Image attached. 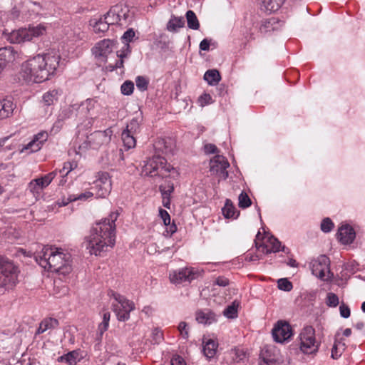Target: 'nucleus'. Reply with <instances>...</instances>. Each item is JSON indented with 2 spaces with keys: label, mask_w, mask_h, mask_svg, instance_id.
Masks as SVG:
<instances>
[{
  "label": "nucleus",
  "mask_w": 365,
  "mask_h": 365,
  "mask_svg": "<svg viewBox=\"0 0 365 365\" xmlns=\"http://www.w3.org/2000/svg\"><path fill=\"white\" fill-rule=\"evenodd\" d=\"M119 213L111 212L108 217L96 222L91 230V234L86 237L83 245L91 255H100L112 248L115 242V224Z\"/></svg>",
  "instance_id": "f257e3e1"
},
{
  "label": "nucleus",
  "mask_w": 365,
  "mask_h": 365,
  "mask_svg": "<svg viewBox=\"0 0 365 365\" xmlns=\"http://www.w3.org/2000/svg\"><path fill=\"white\" fill-rule=\"evenodd\" d=\"M60 58V55L56 52L38 54L22 63L20 75L27 82H43L54 75Z\"/></svg>",
  "instance_id": "f03ea898"
},
{
  "label": "nucleus",
  "mask_w": 365,
  "mask_h": 365,
  "mask_svg": "<svg viewBox=\"0 0 365 365\" xmlns=\"http://www.w3.org/2000/svg\"><path fill=\"white\" fill-rule=\"evenodd\" d=\"M175 168L168 165L167 160L160 155H153L149 158L145 163L143 168L142 173L145 176L150 178L158 177L165 178L164 183L159 186V190L161 195H170L174 191V183L168 180L170 177V173L174 170Z\"/></svg>",
  "instance_id": "7ed1b4c3"
},
{
  "label": "nucleus",
  "mask_w": 365,
  "mask_h": 365,
  "mask_svg": "<svg viewBox=\"0 0 365 365\" xmlns=\"http://www.w3.org/2000/svg\"><path fill=\"white\" fill-rule=\"evenodd\" d=\"M19 268L8 257L0 255V288L13 289L19 283Z\"/></svg>",
  "instance_id": "20e7f679"
},
{
  "label": "nucleus",
  "mask_w": 365,
  "mask_h": 365,
  "mask_svg": "<svg viewBox=\"0 0 365 365\" xmlns=\"http://www.w3.org/2000/svg\"><path fill=\"white\" fill-rule=\"evenodd\" d=\"M70 259V254L60 252L58 249H56L53 254H50V258H48V261L43 262L45 264H47L46 270L65 276L72 271Z\"/></svg>",
  "instance_id": "39448f33"
},
{
  "label": "nucleus",
  "mask_w": 365,
  "mask_h": 365,
  "mask_svg": "<svg viewBox=\"0 0 365 365\" xmlns=\"http://www.w3.org/2000/svg\"><path fill=\"white\" fill-rule=\"evenodd\" d=\"M46 28L43 24L30 26L29 28H21L16 31H12L7 36V40L11 43H21L30 41L34 38H37L46 34Z\"/></svg>",
  "instance_id": "423d86ee"
},
{
  "label": "nucleus",
  "mask_w": 365,
  "mask_h": 365,
  "mask_svg": "<svg viewBox=\"0 0 365 365\" xmlns=\"http://www.w3.org/2000/svg\"><path fill=\"white\" fill-rule=\"evenodd\" d=\"M111 296L117 301L118 304H113V311L117 319L121 322H125L130 318V312L135 309V304L132 301L127 299L118 293L111 292Z\"/></svg>",
  "instance_id": "0eeeda50"
},
{
  "label": "nucleus",
  "mask_w": 365,
  "mask_h": 365,
  "mask_svg": "<svg viewBox=\"0 0 365 365\" xmlns=\"http://www.w3.org/2000/svg\"><path fill=\"white\" fill-rule=\"evenodd\" d=\"M300 349L307 354H312L317 351L316 344L315 330L312 326L304 327L299 334Z\"/></svg>",
  "instance_id": "6e6552de"
},
{
  "label": "nucleus",
  "mask_w": 365,
  "mask_h": 365,
  "mask_svg": "<svg viewBox=\"0 0 365 365\" xmlns=\"http://www.w3.org/2000/svg\"><path fill=\"white\" fill-rule=\"evenodd\" d=\"M310 266L312 274L320 279L325 280L326 272L333 276L330 271V259L327 255H320L310 263Z\"/></svg>",
  "instance_id": "1a4fd4ad"
},
{
  "label": "nucleus",
  "mask_w": 365,
  "mask_h": 365,
  "mask_svg": "<svg viewBox=\"0 0 365 365\" xmlns=\"http://www.w3.org/2000/svg\"><path fill=\"white\" fill-rule=\"evenodd\" d=\"M272 334L274 340L278 343H283L288 340L292 335V329L289 322L279 320L274 324Z\"/></svg>",
  "instance_id": "9d476101"
},
{
  "label": "nucleus",
  "mask_w": 365,
  "mask_h": 365,
  "mask_svg": "<svg viewBox=\"0 0 365 365\" xmlns=\"http://www.w3.org/2000/svg\"><path fill=\"white\" fill-rule=\"evenodd\" d=\"M97 197L105 198L111 190V181L108 173H99L98 178L95 181Z\"/></svg>",
  "instance_id": "9b49d317"
},
{
  "label": "nucleus",
  "mask_w": 365,
  "mask_h": 365,
  "mask_svg": "<svg viewBox=\"0 0 365 365\" xmlns=\"http://www.w3.org/2000/svg\"><path fill=\"white\" fill-rule=\"evenodd\" d=\"M196 273L191 268H182L170 273V280L172 283L178 284L183 282H190L195 278Z\"/></svg>",
  "instance_id": "f8f14e48"
},
{
  "label": "nucleus",
  "mask_w": 365,
  "mask_h": 365,
  "mask_svg": "<svg viewBox=\"0 0 365 365\" xmlns=\"http://www.w3.org/2000/svg\"><path fill=\"white\" fill-rule=\"evenodd\" d=\"M115 41L110 39H103L99 41L93 48L92 51L96 58H101L103 61H106L108 55L113 51Z\"/></svg>",
  "instance_id": "ddd939ff"
},
{
  "label": "nucleus",
  "mask_w": 365,
  "mask_h": 365,
  "mask_svg": "<svg viewBox=\"0 0 365 365\" xmlns=\"http://www.w3.org/2000/svg\"><path fill=\"white\" fill-rule=\"evenodd\" d=\"M48 135L46 131H41L34 135V139L26 144L21 150V153L24 150H30V153L38 151L44 142L48 139Z\"/></svg>",
  "instance_id": "4468645a"
},
{
  "label": "nucleus",
  "mask_w": 365,
  "mask_h": 365,
  "mask_svg": "<svg viewBox=\"0 0 365 365\" xmlns=\"http://www.w3.org/2000/svg\"><path fill=\"white\" fill-rule=\"evenodd\" d=\"M336 236L341 244L349 245L354 240L356 232L351 226L346 224L339 228Z\"/></svg>",
  "instance_id": "2eb2a0df"
},
{
  "label": "nucleus",
  "mask_w": 365,
  "mask_h": 365,
  "mask_svg": "<svg viewBox=\"0 0 365 365\" xmlns=\"http://www.w3.org/2000/svg\"><path fill=\"white\" fill-rule=\"evenodd\" d=\"M19 57V53L12 46L0 48V65L1 69L6 63L13 62Z\"/></svg>",
  "instance_id": "dca6fc26"
},
{
  "label": "nucleus",
  "mask_w": 365,
  "mask_h": 365,
  "mask_svg": "<svg viewBox=\"0 0 365 365\" xmlns=\"http://www.w3.org/2000/svg\"><path fill=\"white\" fill-rule=\"evenodd\" d=\"M16 105L9 98L0 100V120L11 117L13 115Z\"/></svg>",
  "instance_id": "f3484780"
},
{
  "label": "nucleus",
  "mask_w": 365,
  "mask_h": 365,
  "mask_svg": "<svg viewBox=\"0 0 365 365\" xmlns=\"http://www.w3.org/2000/svg\"><path fill=\"white\" fill-rule=\"evenodd\" d=\"M230 163L222 155H216L210 161V170L211 172L219 173L220 169L222 168L223 170L229 168Z\"/></svg>",
  "instance_id": "a211bd4d"
},
{
  "label": "nucleus",
  "mask_w": 365,
  "mask_h": 365,
  "mask_svg": "<svg viewBox=\"0 0 365 365\" xmlns=\"http://www.w3.org/2000/svg\"><path fill=\"white\" fill-rule=\"evenodd\" d=\"M55 250L52 247L44 246L41 252L35 254L34 259L41 267L46 269L47 264H45L43 261H48V258H50V254H53Z\"/></svg>",
  "instance_id": "6ab92c4d"
},
{
  "label": "nucleus",
  "mask_w": 365,
  "mask_h": 365,
  "mask_svg": "<svg viewBox=\"0 0 365 365\" xmlns=\"http://www.w3.org/2000/svg\"><path fill=\"white\" fill-rule=\"evenodd\" d=\"M105 20H108L110 25L119 24L122 25L121 14H120V7L118 6L111 8L106 14L104 15Z\"/></svg>",
  "instance_id": "aec40b11"
},
{
  "label": "nucleus",
  "mask_w": 365,
  "mask_h": 365,
  "mask_svg": "<svg viewBox=\"0 0 365 365\" xmlns=\"http://www.w3.org/2000/svg\"><path fill=\"white\" fill-rule=\"evenodd\" d=\"M82 356L79 350H73L68 353L63 354L58 359L59 362H66L68 365H76L77 362L80 361Z\"/></svg>",
  "instance_id": "412c9836"
},
{
  "label": "nucleus",
  "mask_w": 365,
  "mask_h": 365,
  "mask_svg": "<svg viewBox=\"0 0 365 365\" xmlns=\"http://www.w3.org/2000/svg\"><path fill=\"white\" fill-rule=\"evenodd\" d=\"M89 143L93 148H96L108 140V137L105 132L96 131L88 138Z\"/></svg>",
  "instance_id": "4be33fe9"
},
{
  "label": "nucleus",
  "mask_w": 365,
  "mask_h": 365,
  "mask_svg": "<svg viewBox=\"0 0 365 365\" xmlns=\"http://www.w3.org/2000/svg\"><path fill=\"white\" fill-rule=\"evenodd\" d=\"M225 218L236 219L240 215V211L237 210L231 200L227 199L224 207L222 209Z\"/></svg>",
  "instance_id": "5701e85b"
},
{
  "label": "nucleus",
  "mask_w": 365,
  "mask_h": 365,
  "mask_svg": "<svg viewBox=\"0 0 365 365\" xmlns=\"http://www.w3.org/2000/svg\"><path fill=\"white\" fill-rule=\"evenodd\" d=\"M59 325V322L54 318L44 319L39 324V327L36 331L37 334L43 333L48 329H56Z\"/></svg>",
  "instance_id": "b1692460"
},
{
  "label": "nucleus",
  "mask_w": 365,
  "mask_h": 365,
  "mask_svg": "<svg viewBox=\"0 0 365 365\" xmlns=\"http://www.w3.org/2000/svg\"><path fill=\"white\" fill-rule=\"evenodd\" d=\"M203 78L209 85L215 86L220 81L221 76L217 70L210 69L205 73Z\"/></svg>",
  "instance_id": "393cba45"
},
{
  "label": "nucleus",
  "mask_w": 365,
  "mask_h": 365,
  "mask_svg": "<svg viewBox=\"0 0 365 365\" xmlns=\"http://www.w3.org/2000/svg\"><path fill=\"white\" fill-rule=\"evenodd\" d=\"M284 0H261L262 6L266 11L274 12L283 4Z\"/></svg>",
  "instance_id": "a878e982"
},
{
  "label": "nucleus",
  "mask_w": 365,
  "mask_h": 365,
  "mask_svg": "<svg viewBox=\"0 0 365 365\" xmlns=\"http://www.w3.org/2000/svg\"><path fill=\"white\" fill-rule=\"evenodd\" d=\"M217 343L212 339H208L203 346V352L207 358H213L216 354Z\"/></svg>",
  "instance_id": "bb28decb"
},
{
  "label": "nucleus",
  "mask_w": 365,
  "mask_h": 365,
  "mask_svg": "<svg viewBox=\"0 0 365 365\" xmlns=\"http://www.w3.org/2000/svg\"><path fill=\"white\" fill-rule=\"evenodd\" d=\"M185 20L183 17L172 16L167 24V29L171 32H176L178 29L183 27Z\"/></svg>",
  "instance_id": "cd10ccee"
},
{
  "label": "nucleus",
  "mask_w": 365,
  "mask_h": 365,
  "mask_svg": "<svg viewBox=\"0 0 365 365\" xmlns=\"http://www.w3.org/2000/svg\"><path fill=\"white\" fill-rule=\"evenodd\" d=\"M58 91L57 90H52L46 92L43 96V101L46 106H50L56 103L58 100Z\"/></svg>",
  "instance_id": "c85d7f7f"
},
{
  "label": "nucleus",
  "mask_w": 365,
  "mask_h": 365,
  "mask_svg": "<svg viewBox=\"0 0 365 365\" xmlns=\"http://www.w3.org/2000/svg\"><path fill=\"white\" fill-rule=\"evenodd\" d=\"M344 350L345 343L342 341V339L340 340L336 339L331 349V357L334 359H338Z\"/></svg>",
  "instance_id": "c756f323"
},
{
  "label": "nucleus",
  "mask_w": 365,
  "mask_h": 365,
  "mask_svg": "<svg viewBox=\"0 0 365 365\" xmlns=\"http://www.w3.org/2000/svg\"><path fill=\"white\" fill-rule=\"evenodd\" d=\"M196 320L199 323L210 324L213 321H215V314L212 312L205 313L200 311L197 312Z\"/></svg>",
  "instance_id": "7c9ffc66"
},
{
  "label": "nucleus",
  "mask_w": 365,
  "mask_h": 365,
  "mask_svg": "<svg viewBox=\"0 0 365 365\" xmlns=\"http://www.w3.org/2000/svg\"><path fill=\"white\" fill-rule=\"evenodd\" d=\"M186 19L187 22V26L193 30H197L200 27V23L199 21L192 10H188L186 12Z\"/></svg>",
  "instance_id": "2f4dec72"
},
{
  "label": "nucleus",
  "mask_w": 365,
  "mask_h": 365,
  "mask_svg": "<svg viewBox=\"0 0 365 365\" xmlns=\"http://www.w3.org/2000/svg\"><path fill=\"white\" fill-rule=\"evenodd\" d=\"M122 140L124 143V145L128 148H134L136 145V140L135 138V135L130 134L125 131H123L121 134Z\"/></svg>",
  "instance_id": "473e14b6"
},
{
  "label": "nucleus",
  "mask_w": 365,
  "mask_h": 365,
  "mask_svg": "<svg viewBox=\"0 0 365 365\" xmlns=\"http://www.w3.org/2000/svg\"><path fill=\"white\" fill-rule=\"evenodd\" d=\"M239 303L234 301L231 305L227 306L223 311V314L229 319H234L237 317V307Z\"/></svg>",
  "instance_id": "72a5a7b5"
},
{
  "label": "nucleus",
  "mask_w": 365,
  "mask_h": 365,
  "mask_svg": "<svg viewBox=\"0 0 365 365\" xmlns=\"http://www.w3.org/2000/svg\"><path fill=\"white\" fill-rule=\"evenodd\" d=\"M110 24L108 20L101 18L98 21H96L93 25V30L96 33H104L109 29Z\"/></svg>",
  "instance_id": "f704fd0d"
},
{
  "label": "nucleus",
  "mask_w": 365,
  "mask_h": 365,
  "mask_svg": "<svg viewBox=\"0 0 365 365\" xmlns=\"http://www.w3.org/2000/svg\"><path fill=\"white\" fill-rule=\"evenodd\" d=\"M57 175V170H54L50 173H48L45 175L44 176L36 178L38 181L40 183V185H41V187L45 188L53 180V179L56 177Z\"/></svg>",
  "instance_id": "c9c22d12"
},
{
  "label": "nucleus",
  "mask_w": 365,
  "mask_h": 365,
  "mask_svg": "<svg viewBox=\"0 0 365 365\" xmlns=\"http://www.w3.org/2000/svg\"><path fill=\"white\" fill-rule=\"evenodd\" d=\"M124 131L129 133L133 135H135L140 131V123L137 118L132 119L126 126Z\"/></svg>",
  "instance_id": "e433bc0d"
},
{
  "label": "nucleus",
  "mask_w": 365,
  "mask_h": 365,
  "mask_svg": "<svg viewBox=\"0 0 365 365\" xmlns=\"http://www.w3.org/2000/svg\"><path fill=\"white\" fill-rule=\"evenodd\" d=\"M277 23V20L275 18H269L264 19L262 22V25L259 28L261 32H267L274 29V25Z\"/></svg>",
  "instance_id": "4c0bfd02"
},
{
  "label": "nucleus",
  "mask_w": 365,
  "mask_h": 365,
  "mask_svg": "<svg viewBox=\"0 0 365 365\" xmlns=\"http://www.w3.org/2000/svg\"><path fill=\"white\" fill-rule=\"evenodd\" d=\"M238 205L240 208L245 209L252 205V201L245 192H242L238 197Z\"/></svg>",
  "instance_id": "58836bf2"
},
{
  "label": "nucleus",
  "mask_w": 365,
  "mask_h": 365,
  "mask_svg": "<svg viewBox=\"0 0 365 365\" xmlns=\"http://www.w3.org/2000/svg\"><path fill=\"white\" fill-rule=\"evenodd\" d=\"M230 354L233 361L237 363L242 361L246 356V354L244 350L240 348H235L232 349Z\"/></svg>",
  "instance_id": "ea45409f"
},
{
  "label": "nucleus",
  "mask_w": 365,
  "mask_h": 365,
  "mask_svg": "<svg viewBox=\"0 0 365 365\" xmlns=\"http://www.w3.org/2000/svg\"><path fill=\"white\" fill-rule=\"evenodd\" d=\"M339 303V297L338 296L333 293V292H329L327 295L326 298V304L329 307H336Z\"/></svg>",
  "instance_id": "a19ab883"
},
{
  "label": "nucleus",
  "mask_w": 365,
  "mask_h": 365,
  "mask_svg": "<svg viewBox=\"0 0 365 365\" xmlns=\"http://www.w3.org/2000/svg\"><path fill=\"white\" fill-rule=\"evenodd\" d=\"M277 287L280 290L289 292L292 289V283L286 278L279 279L277 281Z\"/></svg>",
  "instance_id": "79ce46f5"
},
{
  "label": "nucleus",
  "mask_w": 365,
  "mask_h": 365,
  "mask_svg": "<svg viewBox=\"0 0 365 365\" xmlns=\"http://www.w3.org/2000/svg\"><path fill=\"white\" fill-rule=\"evenodd\" d=\"M120 90L123 95L129 96L133 92L134 83L130 81H126L122 84Z\"/></svg>",
  "instance_id": "37998d69"
},
{
  "label": "nucleus",
  "mask_w": 365,
  "mask_h": 365,
  "mask_svg": "<svg viewBox=\"0 0 365 365\" xmlns=\"http://www.w3.org/2000/svg\"><path fill=\"white\" fill-rule=\"evenodd\" d=\"M334 228V223L331 220L329 217H326L322 220L321 222V230L325 233H328Z\"/></svg>",
  "instance_id": "c03bdc74"
},
{
  "label": "nucleus",
  "mask_w": 365,
  "mask_h": 365,
  "mask_svg": "<svg viewBox=\"0 0 365 365\" xmlns=\"http://www.w3.org/2000/svg\"><path fill=\"white\" fill-rule=\"evenodd\" d=\"M148 80L144 76H138L135 79L136 86L141 91L148 89Z\"/></svg>",
  "instance_id": "a18cd8bd"
},
{
  "label": "nucleus",
  "mask_w": 365,
  "mask_h": 365,
  "mask_svg": "<svg viewBox=\"0 0 365 365\" xmlns=\"http://www.w3.org/2000/svg\"><path fill=\"white\" fill-rule=\"evenodd\" d=\"M259 236H260V232H258V233L256 235V240H255L257 250L266 254V255H268V254L272 252L271 249L268 248L267 245H266L265 244H263V243L259 244L257 242V240L259 239Z\"/></svg>",
  "instance_id": "49530a36"
},
{
  "label": "nucleus",
  "mask_w": 365,
  "mask_h": 365,
  "mask_svg": "<svg viewBox=\"0 0 365 365\" xmlns=\"http://www.w3.org/2000/svg\"><path fill=\"white\" fill-rule=\"evenodd\" d=\"M29 188L32 193H39L43 189L36 178L29 182Z\"/></svg>",
  "instance_id": "de8ad7c7"
},
{
  "label": "nucleus",
  "mask_w": 365,
  "mask_h": 365,
  "mask_svg": "<svg viewBox=\"0 0 365 365\" xmlns=\"http://www.w3.org/2000/svg\"><path fill=\"white\" fill-rule=\"evenodd\" d=\"M187 324L185 322H181L178 327V331H180V335L184 339H187L189 336L188 329L187 328Z\"/></svg>",
  "instance_id": "09e8293b"
},
{
  "label": "nucleus",
  "mask_w": 365,
  "mask_h": 365,
  "mask_svg": "<svg viewBox=\"0 0 365 365\" xmlns=\"http://www.w3.org/2000/svg\"><path fill=\"white\" fill-rule=\"evenodd\" d=\"M73 113V107H68L63 109L58 115V117L65 120L70 118Z\"/></svg>",
  "instance_id": "8fccbe9b"
},
{
  "label": "nucleus",
  "mask_w": 365,
  "mask_h": 365,
  "mask_svg": "<svg viewBox=\"0 0 365 365\" xmlns=\"http://www.w3.org/2000/svg\"><path fill=\"white\" fill-rule=\"evenodd\" d=\"M135 35V34L133 29H129L123 34L122 39L125 42V43H128L133 41Z\"/></svg>",
  "instance_id": "3c124183"
},
{
  "label": "nucleus",
  "mask_w": 365,
  "mask_h": 365,
  "mask_svg": "<svg viewBox=\"0 0 365 365\" xmlns=\"http://www.w3.org/2000/svg\"><path fill=\"white\" fill-rule=\"evenodd\" d=\"M198 102L200 103L201 106H205L212 102V97L208 93H203L199 97Z\"/></svg>",
  "instance_id": "603ef678"
},
{
  "label": "nucleus",
  "mask_w": 365,
  "mask_h": 365,
  "mask_svg": "<svg viewBox=\"0 0 365 365\" xmlns=\"http://www.w3.org/2000/svg\"><path fill=\"white\" fill-rule=\"evenodd\" d=\"M131 53V48L129 43H125L122 51L117 52V56L118 58H124L128 57Z\"/></svg>",
  "instance_id": "864d4df0"
},
{
  "label": "nucleus",
  "mask_w": 365,
  "mask_h": 365,
  "mask_svg": "<svg viewBox=\"0 0 365 365\" xmlns=\"http://www.w3.org/2000/svg\"><path fill=\"white\" fill-rule=\"evenodd\" d=\"M340 315L343 318H349L351 314V311L349 307L346 305L344 303H341L339 307Z\"/></svg>",
  "instance_id": "5fc2aeb1"
},
{
  "label": "nucleus",
  "mask_w": 365,
  "mask_h": 365,
  "mask_svg": "<svg viewBox=\"0 0 365 365\" xmlns=\"http://www.w3.org/2000/svg\"><path fill=\"white\" fill-rule=\"evenodd\" d=\"M93 195V193L91 192H86L84 193H81L78 195H73V197H71L68 201H76L77 200H86Z\"/></svg>",
  "instance_id": "6e6d98bb"
},
{
  "label": "nucleus",
  "mask_w": 365,
  "mask_h": 365,
  "mask_svg": "<svg viewBox=\"0 0 365 365\" xmlns=\"http://www.w3.org/2000/svg\"><path fill=\"white\" fill-rule=\"evenodd\" d=\"M214 284L220 287H227L229 285L230 281L227 277L224 276H219L215 280Z\"/></svg>",
  "instance_id": "4d7b16f0"
},
{
  "label": "nucleus",
  "mask_w": 365,
  "mask_h": 365,
  "mask_svg": "<svg viewBox=\"0 0 365 365\" xmlns=\"http://www.w3.org/2000/svg\"><path fill=\"white\" fill-rule=\"evenodd\" d=\"M73 170L72 164L70 162H66L64 163L63 167L61 170L57 171V173H59L62 174V177L67 175L69 172Z\"/></svg>",
  "instance_id": "13d9d810"
},
{
  "label": "nucleus",
  "mask_w": 365,
  "mask_h": 365,
  "mask_svg": "<svg viewBox=\"0 0 365 365\" xmlns=\"http://www.w3.org/2000/svg\"><path fill=\"white\" fill-rule=\"evenodd\" d=\"M159 213H160L161 218L163 220L164 225H169L170 223V216L168 214V212L165 210L160 209Z\"/></svg>",
  "instance_id": "bf43d9fd"
},
{
  "label": "nucleus",
  "mask_w": 365,
  "mask_h": 365,
  "mask_svg": "<svg viewBox=\"0 0 365 365\" xmlns=\"http://www.w3.org/2000/svg\"><path fill=\"white\" fill-rule=\"evenodd\" d=\"M205 153L207 154H212L218 153L217 146L212 143H207L204 146Z\"/></svg>",
  "instance_id": "052dcab7"
},
{
  "label": "nucleus",
  "mask_w": 365,
  "mask_h": 365,
  "mask_svg": "<svg viewBox=\"0 0 365 365\" xmlns=\"http://www.w3.org/2000/svg\"><path fill=\"white\" fill-rule=\"evenodd\" d=\"M271 244H272V252H279L280 250V247H281V242L276 238L274 237H272L270 240H269Z\"/></svg>",
  "instance_id": "680f3d73"
},
{
  "label": "nucleus",
  "mask_w": 365,
  "mask_h": 365,
  "mask_svg": "<svg viewBox=\"0 0 365 365\" xmlns=\"http://www.w3.org/2000/svg\"><path fill=\"white\" fill-rule=\"evenodd\" d=\"M63 121L64 120L63 119H61V118H59L58 116L57 120H56V122L54 123V124L53 125L51 131H53L55 133L58 132L63 125Z\"/></svg>",
  "instance_id": "e2e57ef3"
},
{
  "label": "nucleus",
  "mask_w": 365,
  "mask_h": 365,
  "mask_svg": "<svg viewBox=\"0 0 365 365\" xmlns=\"http://www.w3.org/2000/svg\"><path fill=\"white\" fill-rule=\"evenodd\" d=\"M123 58H119V59L116 61L114 65H109L108 67L110 71H114L117 68H123Z\"/></svg>",
  "instance_id": "0e129e2a"
},
{
  "label": "nucleus",
  "mask_w": 365,
  "mask_h": 365,
  "mask_svg": "<svg viewBox=\"0 0 365 365\" xmlns=\"http://www.w3.org/2000/svg\"><path fill=\"white\" fill-rule=\"evenodd\" d=\"M171 365H185L184 359L180 356H175L171 359Z\"/></svg>",
  "instance_id": "69168bd1"
},
{
  "label": "nucleus",
  "mask_w": 365,
  "mask_h": 365,
  "mask_svg": "<svg viewBox=\"0 0 365 365\" xmlns=\"http://www.w3.org/2000/svg\"><path fill=\"white\" fill-rule=\"evenodd\" d=\"M210 40L204 38L200 43V49L202 51H208L210 49Z\"/></svg>",
  "instance_id": "338daca9"
},
{
  "label": "nucleus",
  "mask_w": 365,
  "mask_h": 365,
  "mask_svg": "<svg viewBox=\"0 0 365 365\" xmlns=\"http://www.w3.org/2000/svg\"><path fill=\"white\" fill-rule=\"evenodd\" d=\"M163 199V205L165 207L170 209V195H161Z\"/></svg>",
  "instance_id": "774afa93"
}]
</instances>
